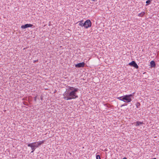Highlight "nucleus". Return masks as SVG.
Listing matches in <instances>:
<instances>
[{"instance_id": "1", "label": "nucleus", "mask_w": 159, "mask_h": 159, "mask_svg": "<svg viewBox=\"0 0 159 159\" xmlns=\"http://www.w3.org/2000/svg\"><path fill=\"white\" fill-rule=\"evenodd\" d=\"M78 89L72 87H68V89L63 94V98L66 100L75 99L78 98V96L76 93L78 91Z\"/></svg>"}, {"instance_id": "2", "label": "nucleus", "mask_w": 159, "mask_h": 159, "mask_svg": "<svg viewBox=\"0 0 159 159\" xmlns=\"http://www.w3.org/2000/svg\"><path fill=\"white\" fill-rule=\"evenodd\" d=\"M44 140H43L29 144L28 146L30 147L31 149L33 150L31 152H33L35 149L36 148L38 147L39 146L44 143Z\"/></svg>"}, {"instance_id": "3", "label": "nucleus", "mask_w": 159, "mask_h": 159, "mask_svg": "<svg viewBox=\"0 0 159 159\" xmlns=\"http://www.w3.org/2000/svg\"><path fill=\"white\" fill-rule=\"evenodd\" d=\"M133 94L126 95L124 96L123 102H129L132 101V97H133Z\"/></svg>"}, {"instance_id": "4", "label": "nucleus", "mask_w": 159, "mask_h": 159, "mask_svg": "<svg viewBox=\"0 0 159 159\" xmlns=\"http://www.w3.org/2000/svg\"><path fill=\"white\" fill-rule=\"evenodd\" d=\"M91 25V22L89 20H87L84 22V27L86 29L90 27Z\"/></svg>"}, {"instance_id": "5", "label": "nucleus", "mask_w": 159, "mask_h": 159, "mask_svg": "<svg viewBox=\"0 0 159 159\" xmlns=\"http://www.w3.org/2000/svg\"><path fill=\"white\" fill-rule=\"evenodd\" d=\"M129 65L131 66H132L136 69L139 68V66L134 61H132L129 64Z\"/></svg>"}, {"instance_id": "6", "label": "nucleus", "mask_w": 159, "mask_h": 159, "mask_svg": "<svg viewBox=\"0 0 159 159\" xmlns=\"http://www.w3.org/2000/svg\"><path fill=\"white\" fill-rule=\"evenodd\" d=\"M85 63L84 62L79 63L75 65V67L77 68L83 67L85 66Z\"/></svg>"}, {"instance_id": "7", "label": "nucleus", "mask_w": 159, "mask_h": 159, "mask_svg": "<svg viewBox=\"0 0 159 159\" xmlns=\"http://www.w3.org/2000/svg\"><path fill=\"white\" fill-rule=\"evenodd\" d=\"M33 26L32 24H26L24 25H22L21 26V28L22 29H25L28 27H31Z\"/></svg>"}, {"instance_id": "8", "label": "nucleus", "mask_w": 159, "mask_h": 159, "mask_svg": "<svg viewBox=\"0 0 159 159\" xmlns=\"http://www.w3.org/2000/svg\"><path fill=\"white\" fill-rule=\"evenodd\" d=\"M134 124H135V125L136 126H138L140 125H141L143 124V123L142 122L139 121H137L135 122H134Z\"/></svg>"}, {"instance_id": "9", "label": "nucleus", "mask_w": 159, "mask_h": 159, "mask_svg": "<svg viewBox=\"0 0 159 159\" xmlns=\"http://www.w3.org/2000/svg\"><path fill=\"white\" fill-rule=\"evenodd\" d=\"M150 65L151 67H155L156 64L154 61H152L150 62Z\"/></svg>"}, {"instance_id": "10", "label": "nucleus", "mask_w": 159, "mask_h": 159, "mask_svg": "<svg viewBox=\"0 0 159 159\" xmlns=\"http://www.w3.org/2000/svg\"><path fill=\"white\" fill-rule=\"evenodd\" d=\"M83 20L79 21L78 22V23H79V25L81 26H84V23H83Z\"/></svg>"}, {"instance_id": "11", "label": "nucleus", "mask_w": 159, "mask_h": 159, "mask_svg": "<svg viewBox=\"0 0 159 159\" xmlns=\"http://www.w3.org/2000/svg\"><path fill=\"white\" fill-rule=\"evenodd\" d=\"M124 98V96L120 97H117V99H119L120 100L123 101V98Z\"/></svg>"}, {"instance_id": "12", "label": "nucleus", "mask_w": 159, "mask_h": 159, "mask_svg": "<svg viewBox=\"0 0 159 159\" xmlns=\"http://www.w3.org/2000/svg\"><path fill=\"white\" fill-rule=\"evenodd\" d=\"M145 13L144 12H143L139 14L138 15V16L141 17L143 16L145 14Z\"/></svg>"}, {"instance_id": "13", "label": "nucleus", "mask_w": 159, "mask_h": 159, "mask_svg": "<svg viewBox=\"0 0 159 159\" xmlns=\"http://www.w3.org/2000/svg\"><path fill=\"white\" fill-rule=\"evenodd\" d=\"M96 159H101L99 155H96Z\"/></svg>"}, {"instance_id": "14", "label": "nucleus", "mask_w": 159, "mask_h": 159, "mask_svg": "<svg viewBox=\"0 0 159 159\" xmlns=\"http://www.w3.org/2000/svg\"><path fill=\"white\" fill-rule=\"evenodd\" d=\"M151 0H148L146 1V3L148 4H149L151 3Z\"/></svg>"}, {"instance_id": "15", "label": "nucleus", "mask_w": 159, "mask_h": 159, "mask_svg": "<svg viewBox=\"0 0 159 159\" xmlns=\"http://www.w3.org/2000/svg\"><path fill=\"white\" fill-rule=\"evenodd\" d=\"M140 105V103L139 102H138L136 104L137 108H138L139 107Z\"/></svg>"}, {"instance_id": "16", "label": "nucleus", "mask_w": 159, "mask_h": 159, "mask_svg": "<svg viewBox=\"0 0 159 159\" xmlns=\"http://www.w3.org/2000/svg\"><path fill=\"white\" fill-rule=\"evenodd\" d=\"M23 104L24 105H28L27 102H23Z\"/></svg>"}, {"instance_id": "17", "label": "nucleus", "mask_w": 159, "mask_h": 159, "mask_svg": "<svg viewBox=\"0 0 159 159\" xmlns=\"http://www.w3.org/2000/svg\"><path fill=\"white\" fill-rule=\"evenodd\" d=\"M36 98H37V97L36 96L34 97V101L35 102H36Z\"/></svg>"}, {"instance_id": "18", "label": "nucleus", "mask_w": 159, "mask_h": 159, "mask_svg": "<svg viewBox=\"0 0 159 159\" xmlns=\"http://www.w3.org/2000/svg\"><path fill=\"white\" fill-rule=\"evenodd\" d=\"M126 105H127V104H125H125H123V105H122L121 106V107H123V106H126Z\"/></svg>"}, {"instance_id": "19", "label": "nucleus", "mask_w": 159, "mask_h": 159, "mask_svg": "<svg viewBox=\"0 0 159 159\" xmlns=\"http://www.w3.org/2000/svg\"><path fill=\"white\" fill-rule=\"evenodd\" d=\"M123 159H127V158L125 157H124V158H123Z\"/></svg>"}, {"instance_id": "20", "label": "nucleus", "mask_w": 159, "mask_h": 159, "mask_svg": "<svg viewBox=\"0 0 159 159\" xmlns=\"http://www.w3.org/2000/svg\"><path fill=\"white\" fill-rule=\"evenodd\" d=\"M151 159H157V158H154Z\"/></svg>"}, {"instance_id": "21", "label": "nucleus", "mask_w": 159, "mask_h": 159, "mask_svg": "<svg viewBox=\"0 0 159 159\" xmlns=\"http://www.w3.org/2000/svg\"><path fill=\"white\" fill-rule=\"evenodd\" d=\"M93 1H94L95 0H92Z\"/></svg>"}, {"instance_id": "22", "label": "nucleus", "mask_w": 159, "mask_h": 159, "mask_svg": "<svg viewBox=\"0 0 159 159\" xmlns=\"http://www.w3.org/2000/svg\"><path fill=\"white\" fill-rule=\"evenodd\" d=\"M36 62V61H34V62Z\"/></svg>"}]
</instances>
